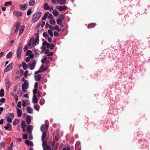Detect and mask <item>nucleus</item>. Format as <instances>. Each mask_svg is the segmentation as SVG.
<instances>
[{
	"mask_svg": "<svg viewBox=\"0 0 150 150\" xmlns=\"http://www.w3.org/2000/svg\"><path fill=\"white\" fill-rule=\"evenodd\" d=\"M22 45L23 44H19V46L18 47V49L20 50H22Z\"/></svg>",
	"mask_w": 150,
	"mask_h": 150,
	"instance_id": "4d7b16f0",
	"label": "nucleus"
},
{
	"mask_svg": "<svg viewBox=\"0 0 150 150\" xmlns=\"http://www.w3.org/2000/svg\"><path fill=\"white\" fill-rule=\"evenodd\" d=\"M60 3L61 4H65L66 3V0H57V3Z\"/></svg>",
	"mask_w": 150,
	"mask_h": 150,
	"instance_id": "393cba45",
	"label": "nucleus"
},
{
	"mask_svg": "<svg viewBox=\"0 0 150 150\" xmlns=\"http://www.w3.org/2000/svg\"><path fill=\"white\" fill-rule=\"evenodd\" d=\"M43 67V65H42L40 67V69L38 70V71H35V73H34V74H38L40 72H42L41 70V69Z\"/></svg>",
	"mask_w": 150,
	"mask_h": 150,
	"instance_id": "c85d7f7f",
	"label": "nucleus"
},
{
	"mask_svg": "<svg viewBox=\"0 0 150 150\" xmlns=\"http://www.w3.org/2000/svg\"><path fill=\"white\" fill-rule=\"evenodd\" d=\"M26 120L28 124L30 123L31 121V117L30 115H28L26 118Z\"/></svg>",
	"mask_w": 150,
	"mask_h": 150,
	"instance_id": "ddd939ff",
	"label": "nucleus"
},
{
	"mask_svg": "<svg viewBox=\"0 0 150 150\" xmlns=\"http://www.w3.org/2000/svg\"><path fill=\"white\" fill-rule=\"evenodd\" d=\"M28 4H24L23 5H20L19 6L20 9L23 11L25 10L27 8Z\"/></svg>",
	"mask_w": 150,
	"mask_h": 150,
	"instance_id": "0eeeda50",
	"label": "nucleus"
},
{
	"mask_svg": "<svg viewBox=\"0 0 150 150\" xmlns=\"http://www.w3.org/2000/svg\"><path fill=\"white\" fill-rule=\"evenodd\" d=\"M28 88V86L26 84L23 83L22 85V89L23 91L25 93L27 92L26 89Z\"/></svg>",
	"mask_w": 150,
	"mask_h": 150,
	"instance_id": "423d86ee",
	"label": "nucleus"
},
{
	"mask_svg": "<svg viewBox=\"0 0 150 150\" xmlns=\"http://www.w3.org/2000/svg\"><path fill=\"white\" fill-rule=\"evenodd\" d=\"M41 78V75L40 74H38L35 75V79L36 81H40Z\"/></svg>",
	"mask_w": 150,
	"mask_h": 150,
	"instance_id": "9b49d317",
	"label": "nucleus"
},
{
	"mask_svg": "<svg viewBox=\"0 0 150 150\" xmlns=\"http://www.w3.org/2000/svg\"><path fill=\"white\" fill-rule=\"evenodd\" d=\"M33 41V40H32V38H31L29 40L28 42V43L27 46L30 47L32 45V42Z\"/></svg>",
	"mask_w": 150,
	"mask_h": 150,
	"instance_id": "c03bdc74",
	"label": "nucleus"
},
{
	"mask_svg": "<svg viewBox=\"0 0 150 150\" xmlns=\"http://www.w3.org/2000/svg\"><path fill=\"white\" fill-rule=\"evenodd\" d=\"M12 55V52H9L7 55L6 57L7 58H10Z\"/></svg>",
	"mask_w": 150,
	"mask_h": 150,
	"instance_id": "f704fd0d",
	"label": "nucleus"
},
{
	"mask_svg": "<svg viewBox=\"0 0 150 150\" xmlns=\"http://www.w3.org/2000/svg\"><path fill=\"white\" fill-rule=\"evenodd\" d=\"M36 63V61L35 60H34L31 64H29L30 66V70H33L34 69Z\"/></svg>",
	"mask_w": 150,
	"mask_h": 150,
	"instance_id": "1a4fd4ad",
	"label": "nucleus"
},
{
	"mask_svg": "<svg viewBox=\"0 0 150 150\" xmlns=\"http://www.w3.org/2000/svg\"><path fill=\"white\" fill-rule=\"evenodd\" d=\"M39 51L38 50L35 49L34 50V52L35 53V54H38V55H39V54L38 53Z\"/></svg>",
	"mask_w": 150,
	"mask_h": 150,
	"instance_id": "69168bd1",
	"label": "nucleus"
},
{
	"mask_svg": "<svg viewBox=\"0 0 150 150\" xmlns=\"http://www.w3.org/2000/svg\"><path fill=\"white\" fill-rule=\"evenodd\" d=\"M33 110L30 107L28 106L27 107V111L28 113L31 114Z\"/></svg>",
	"mask_w": 150,
	"mask_h": 150,
	"instance_id": "4be33fe9",
	"label": "nucleus"
},
{
	"mask_svg": "<svg viewBox=\"0 0 150 150\" xmlns=\"http://www.w3.org/2000/svg\"><path fill=\"white\" fill-rule=\"evenodd\" d=\"M19 120L17 119H15L13 122V124L15 126L18 125L19 122Z\"/></svg>",
	"mask_w": 150,
	"mask_h": 150,
	"instance_id": "aec40b11",
	"label": "nucleus"
},
{
	"mask_svg": "<svg viewBox=\"0 0 150 150\" xmlns=\"http://www.w3.org/2000/svg\"><path fill=\"white\" fill-rule=\"evenodd\" d=\"M50 23L52 25H54L56 23L55 20L54 19L50 21Z\"/></svg>",
	"mask_w": 150,
	"mask_h": 150,
	"instance_id": "49530a36",
	"label": "nucleus"
},
{
	"mask_svg": "<svg viewBox=\"0 0 150 150\" xmlns=\"http://www.w3.org/2000/svg\"><path fill=\"white\" fill-rule=\"evenodd\" d=\"M26 128L28 133H31L32 129H33V127L32 125H30L28 126H27Z\"/></svg>",
	"mask_w": 150,
	"mask_h": 150,
	"instance_id": "6e6552de",
	"label": "nucleus"
},
{
	"mask_svg": "<svg viewBox=\"0 0 150 150\" xmlns=\"http://www.w3.org/2000/svg\"><path fill=\"white\" fill-rule=\"evenodd\" d=\"M17 116L20 117L22 115V111L19 108L17 109Z\"/></svg>",
	"mask_w": 150,
	"mask_h": 150,
	"instance_id": "2eb2a0df",
	"label": "nucleus"
},
{
	"mask_svg": "<svg viewBox=\"0 0 150 150\" xmlns=\"http://www.w3.org/2000/svg\"><path fill=\"white\" fill-rule=\"evenodd\" d=\"M52 13L54 16H57L59 14V12L57 10L54 9L52 12Z\"/></svg>",
	"mask_w": 150,
	"mask_h": 150,
	"instance_id": "6ab92c4d",
	"label": "nucleus"
},
{
	"mask_svg": "<svg viewBox=\"0 0 150 150\" xmlns=\"http://www.w3.org/2000/svg\"><path fill=\"white\" fill-rule=\"evenodd\" d=\"M32 13V11L31 9H28L27 11V15L28 16L31 15Z\"/></svg>",
	"mask_w": 150,
	"mask_h": 150,
	"instance_id": "58836bf2",
	"label": "nucleus"
},
{
	"mask_svg": "<svg viewBox=\"0 0 150 150\" xmlns=\"http://www.w3.org/2000/svg\"><path fill=\"white\" fill-rule=\"evenodd\" d=\"M60 18L61 20H62V21H63L64 18V15L63 14H61L60 16Z\"/></svg>",
	"mask_w": 150,
	"mask_h": 150,
	"instance_id": "864d4df0",
	"label": "nucleus"
},
{
	"mask_svg": "<svg viewBox=\"0 0 150 150\" xmlns=\"http://www.w3.org/2000/svg\"><path fill=\"white\" fill-rule=\"evenodd\" d=\"M34 109L38 111L39 110V108L38 106V105H34Z\"/></svg>",
	"mask_w": 150,
	"mask_h": 150,
	"instance_id": "ea45409f",
	"label": "nucleus"
},
{
	"mask_svg": "<svg viewBox=\"0 0 150 150\" xmlns=\"http://www.w3.org/2000/svg\"><path fill=\"white\" fill-rule=\"evenodd\" d=\"M20 72V76H22L23 75V71L22 69H21L19 71Z\"/></svg>",
	"mask_w": 150,
	"mask_h": 150,
	"instance_id": "5fc2aeb1",
	"label": "nucleus"
},
{
	"mask_svg": "<svg viewBox=\"0 0 150 150\" xmlns=\"http://www.w3.org/2000/svg\"><path fill=\"white\" fill-rule=\"evenodd\" d=\"M6 130L11 131L12 125L9 123H7L6 126L4 127Z\"/></svg>",
	"mask_w": 150,
	"mask_h": 150,
	"instance_id": "39448f33",
	"label": "nucleus"
},
{
	"mask_svg": "<svg viewBox=\"0 0 150 150\" xmlns=\"http://www.w3.org/2000/svg\"><path fill=\"white\" fill-rule=\"evenodd\" d=\"M5 82L6 83V86L7 89H9L11 85V83L9 81L8 78L6 77L5 79Z\"/></svg>",
	"mask_w": 150,
	"mask_h": 150,
	"instance_id": "f03ea898",
	"label": "nucleus"
},
{
	"mask_svg": "<svg viewBox=\"0 0 150 150\" xmlns=\"http://www.w3.org/2000/svg\"><path fill=\"white\" fill-rule=\"evenodd\" d=\"M46 135V133L45 132H43L42 136V140L43 141L45 139V138Z\"/></svg>",
	"mask_w": 150,
	"mask_h": 150,
	"instance_id": "5701e85b",
	"label": "nucleus"
},
{
	"mask_svg": "<svg viewBox=\"0 0 150 150\" xmlns=\"http://www.w3.org/2000/svg\"><path fill=\"white\" fill-rule=\"evenodd\" d=\"M22 137L23 139H25L27 138L28 136L26 134H23Z\"/></svg>",
	"mask_w": 150,
	"mask_h": 150,
	"instance_id": "a18cd8bd",
	"label": "nucleus"
},
{
	"mask_svg": "<svg viewBox=\"0 0 150 150\" xmlns=\"http://www.w3.org/2000/svg\"><path fill=\"white\" fill-rule=\"evenodd\" d=\"M22 67L23 69L24 70H25L27 68L26 64L24 62H22Z\"/></svg>",
	"mask_w": 150,
	"mask_h": 150,
	"instance_id": "7c9ffc66",
	"label": "nucleus"
},
{
	"mask_svg": "<svg viewBox=\"0 0 150 150\" xmlns=\"http://www.w3.org/2000/svg\"><path fill=\"white\" fill-rule=\"evenodd\" d=\"M33 102L34 103H36L38 101V99L37 98V96L36 95H34L33 98Z\"/></svg>",
	"mask_w": 150,
	"mask_h": 150,
	"instance_id": "dca6fc26",
	"label": "nucleus"
},
{
	"mask_svg": "<svg viewBox=\"0 0 150 150\" xmlns=\"http://www.w3.org/2000/svg\"><path fill=\"white\" fill-rule=\"evenodd\" d=\"M37 42H38V41H36V40H34L33 41L32 44V47H34L35 46Z\"/></svg>",
	"mask_w": 150,
	"mask_h": 150,
	"instance_id": "de8ad7c7",
	"label": "nucleus"
},
{
	"mask_svg": "<svg viewBox=\"0 0 150 150\" xmlns=\"http://www.w3.org/2000/svg\"><path fill=\"white\" fill-rule=\"evenodd\" d=\"M15 26L16 27V28H18L19 29L20 26V24L19 23H17L16 24Z\"/></svg>",
	"mask_w": 150,
	"mask_h": 150,
	"instance_id": "8fccbe9b",
	"label": "nucleus"
},
{
	"mask_svg": "<svg viewBox=\"0 0 150 150\" xmlns=\"http://www.w3.org/2000/svg\"><path fill=\"white\" fill-rule=\"evenodd\" d=\"M21 102L20 101H19L18 102V104H17V107L18 108H20L21 107Z\"/></svg>",
	"mask_w": 150,
	"mask_h": 150,
	"instance_id": "603ef678",
	"label": "nucleus"
},
{
	"mask_svg": "<svg viewBox=\"0 0 150 150\" xmlns=\"http://www.w3.org/2000/svg\"><path fill=\"white\" fill-rule=\"evenodd\" d=\"M30 59L29 57H27L25 59V61L26 62H29L30 60Z\"/></svg>",
	"mask_w": 150,
	"mask_h": 150,
	"instance_id": "338daca9",
	"label": "nucleus"
},
{
	"mask_svg": "<svg viewBox=\"0 0 150 150\" xmlns=\"http://www.w3.org/2000/svg\"><path fill=\"white\" fill-rule=\"evenodd\" d=\"M63 21L61 20L60 18H58L57 19V24L59 25V24H60L61 23H62Z\"/></svg>",
	"mask_w": 150,
	"mask_h": 150,
	"instance_id": "cd10ccee",
	"label": "nucleus"
},
{
	"mask_svg": "<svg viewBox=\"0 0 150 150\" xmlns=\"http://www.w3.org/2000/svg\"><path fill=\"white\" fill-rule=\"evenodd\" d=\"M56 8L58 9L59 11H61L66 10L67 8V7L66 6H57L56 7Z\"/></svg>",
	"mask_w": 150,
	"mask_h": 150,
	"instance_id": "7ed1b4c3",
	"label": "nucleus"
},
{
	"mask_svg": "<svg viewBox=\"0 0 150 150\" xmlns=\"http://www.w3.org/2000/svg\"><path fill=\"white\" fill-rule=\"evenodd\" d=\"M4 89H1L0 92V96L1 97H3L4 95Z\"/></svg>",
	"mask_w": 150,
	"mask_h": 150,
	"instance_id": "c756f323",
	"label": "nucleus"
},
{
	"mask_svg": "<svg viewBox=\"0 0 150 150\" xmlns=\"http://www.w3.org/2000/svg\"><path fill=\"white\" fill-rule=\"evenodd\" d=\"M32 53V51L30 50H28L27 51L26 53V55L28 56L31 54Z\"/></svg>",
	"mask_w": 150,
	"mask_h": 150,
	"instance_id": "37998d69",
	"label": "nucleus"
},
{
	"mask_svg": "<svg viewBox=\"0 0 150 150\" xmlns=\"http://www.w3.org/2000/svg\"><path fill=\"white\" fill-rule=\"evenodd\" d=\"M39 102L40 105H42L44 103L45 100L43 98L41 99L40 100Z\"/></svg>",
	"mask_w": 150,
	"mask_h": 150,
	"instance_id": "e433bc0d",
	"label": "nucleus"
},
{
	"mask_svg": "<svg viewBox=\"0 0 150 150\" xmlns=\"http://www.w3.org/2000/svg\"><path fill=\"white\" fill-rule=\"evenodd\" d=\"M48 69V67H43L41 69V70L42 72L46 71Z\"/></svg>",
	"mask_w": 150,
	"mask_h": 150,
	"instance_id": "6e6d98bb",
	"label": "nucleus"
},
{
	"mask_svg": "<svg viewBox=\"0 0 150 150\" xmlns=\"http://www.w3.org/2000/svg\"><path fill=\"white\" fill-rule=\"evenodd\" d=\"M28 70H26L24 72V75L25 77L26 78H27V74L28 73Z\"/></svg>",
	"mask_w": 150,
	"mask_h": 150,
	"instance_id": "052dcab7",
	"label": "nucleus"
},
{
	"mask_svg": "<svg viewBox=\"0 0 150 150\" xmlns=\"http://www.w3.org/2000/svg\"><path fill=\"white\" fill-rule=\"evenodd\" d=\"M96 25L95 23H91L88 25V28H94Z\"/></svg>",
	"mask_w": 150,
	"mask_h": 150,
	"instance_id": "f3484780",
	"label": "nucleus"
},
{
	"mask_svg": "<svg viewBox=\"0 0 150 150\" xmlns=\"http://www.w3.org/2000/svg\"><path fill=\"white\" fill-rule=\"evenodd\" d=\"M38 83L37 82H36L34 85V88L35 89H37L38 87Z\"/></svg>",
	"mask_w": 150,
	"mask_h": 150,
	"instance_id": "3c124183",
	"label": "nucleus"
},
{
	"mask_svg": "<svg viewBox=\"0 0 150 150\" xmlns=\"http://www.w3.org/2000/svg\"><path fill=\"white\" fill-rule=\"evenodd\" d=\"M35 36L36 37L35 40H36V41H38V43L39 41V34L38 33H35Z\"/></svg>",
	"mask_w": 150,
	"mask_h": 150,
	"instance_id": "b1692460",
	"label": "nucleus"
},
{
	"mask_svg": "<svg viewBox=\"0 0 150 150\" xmlns=\"http://www.w3.org/2000/svg\"><path fill=\"white\" fill-rule=\"evenodd\" d=\"M35 3V0H30L29 2V5L30 6H33Z\"/></svg>",
	"mask_w": 150,
	"mask_h": 150,
	"instance_id": "bb28decb",
	"label": "nucleus"
},
{
	"mask_svg": "<svg viewBox=\"0 0 150 150\" xmlns=\"http://www.w3.org/2000/svg\"><path fill=\"white\" fill-rule=\"evenodd\" d=\"M13 63H11L9 64L5 69L4 72H6L10 71L13 68Z\"/></svg>",
	"mask_w": 150,
	"mask_h": 150,
	"instance_id": "20e7f679",
	"label": "nucleus"
},
{
	"mask_svg": "<svg viewBox=\"0 0 150 150\" xmlns=\"http://www.w3.org/2000/svg\"><path fill=\"white\" fill-rule=\"evenodd\" d=\"M52 148L54 150H57L58 148V146H57L56 145H54L53 146H52Z\"/></svg>",
	"mask_w": 150,
	"mask_h": 150,
	"instance_id": "774afa93",
	"label": "nucleus"
},
{
	"mask_svg": "<svg viewBox=\"0 0 150 150\" xmlns=\"http://www.w3.org/2000/svg\"><path fill=\"white\" fill-rule=\"evenodd\" d=\"M54 54V52H51L49 53V54L46 55L47 56H52Z\"/></svg>",
	"mask_w": 150,
	"mask_h": 150,
	"instance_id": "0e129e2a",
	"label": "nucleus"
},
{
	"mask_svg": "<svg viewBox=\"0 0 150 150\" xmlns=\"http://www.w3.org/2000/svg\"><path fill=\"white\" fill-rule=\"evenodd\" d=\"M6 99L5 98H2L0 99V102L1 103H4L5 102Z\"/></svg>",
	"mask_w": 150,
	"mask_h": 150,
	"instance_id": "13d9d810",
	"label": "nucleus"
},
{
	"mask_svg": "<svg viewBox=\"0 0 150 150\" xmlns=\"http://www.w3.org/2000/svg\"><path fill=\"white\" fill-rule=\"evenodd\" d=\"M48 145L47 142L44 140L43 141L42 146L44 147H46Z\"/></svg>",
	"mask_w": 150,
	"mask_h": 150,
	"instance_id": "72a5a7b5",
	"label": "nucleus"
},
{
	"mask_svg": "<svg viewBox=\"0 0 150 150\" xmlns=\"http://www.w3.org/2000/svg\"><path fill=\"white\" fill-rule=\"evenodd\" d=\"M48 18L50 19H53V17L52 15L50 13L49 15H48Z\"/></svg>",
	"mask_w": 150,
	"mask_h": 150,
	"instance_id": "bf43d9fd",
	"label": "nucleus"
},
{
	"mask_svg": "<svg viewBox=\"0 0 150 150\" xmlns=\"http://www.w3.org/2000/svg\"><path fill=\"white\" fill-rule=\"evenodd\" d=\"M37 91H38V90L37 89H35L33 91V94L34 95H35V94H36L37 93Z\"/></svg>",
	"mask_w": 150,
	"mask_h": 150,
	"instance_id": "e2e57ef3",
	"label": "nucleus"
},
{
	"mask_svg": "<svg viewBox=\"0 0 150 150\" xmlns=\"http://www.w3.org/2000/svg\"><path fill=\"white\" fill-rule=\"evenodd\" d=\"M25 143L28 145L32 146H33V143L32 141H29L28 139L25 140Z\"/></svg>",
	"mask_w": 150,
	"mask_h": 150,
	"instance_id": "9d476101",
	"label": "nucleus"
},
{
	"mask_svg": "<svg viewBox=\"0 0 150 150\" xmlns=\"http://www.w3.org/2000/svg\"><path fill=\"white\" fill-rule=\"evenodd\" d=\"M22 50L17 49V57L18 58H20V57L21 56V53Z\"/></svg>",
	"mask_w": 150,
	"mask_h": 150,
	"instance_id": "4468645a",
	"label": "nucleus"
},
{
	"mask_svg": "<svg viewBox=\"0 0 150 150\" xmlns=\"http://www.w3.org/2000/svg\"><path fill=\"white\" fill-rule=\"evenodd\" d=\"M12 118H11L9 116L7 117L6 121L8 122V123L11 122H12Z\"/></svg>",
	"mask_w": 150,
	"mask_h": 150,
	"instance_id": "2f4dec72",
	"label": "nucleus"
},
{
	"mask_svg": "<svg viewBox=\"0 0 150 150\" xmlns=\"http://www.w3.org/2000/svg\"><path fill=\"white\" fill-rule=\"evenodd\" d=\"M52 29L49 30L48 31V33L49 34L50 36L52 37L53 36V34L52 31Z\"/></svg>",
	"mask_w": 150,
	"mask_h": 150,
	"instance_id": "473e14b6",
	"label": "nucleus"
},
{
	"mask_svg": "<svg viewBox=\"0 0 150 150\" xmlns=\"http://www.w3.org/2000/svg\"><path fill=\"white\" fill-rule=\"evenodd\" d=\"M15 16L17 17L21 16L23 15L22 13L20 12H18L17 11H15L13 13Z\"/></svg>",
	"mask_w": 150,
	"mask_h": 150,
	"instance_id": "f8f14e48",
	"label": "nucleus"
},
{
	"mask_svg": "<svg viewBox=\"0 0 150 150\" xmlns=\"http://www.w3.org/2000/svg\"><path fill=\"white\" fill-rule=\"evenodd\" d=\"M7 115H9L12 118H13L14 116V114L13 113H8Z\"/></svg>",
	"mask_w": 150,
	"mask_h": 150,
	"instance_id": "09e8293b",
	"label": "nucleus"
},
{
	"mask_svg": "<svg viewBox=\"0 0 150 150\" xmlns=\"http://www.w3.org/2000/svg\"><path fill=\"white\" fill-rule=\"evenodd\" d=\"M54 35L58 37L59 36V34L57 31H55L54 33Z\"/></svg>",
	"mask_w": 150,
	"mask_h": 150,
	"instance_id": "680f3d73",
	"label": "nucleus"
},
{
	"mask_svg": "<svg viewBox=\"0 0 150 150\" xmlns=\"http://www.w3.org/2000/svg\"><path fill=\"white\" fill-rule=\"evenodd\" d=\"M43 35L46 39H47V38H48L49 36V35L46 32H44L43 33Z\"/></svg>",
	"mask_w": 150,
	"mask_h": 150,
	"instance_id": "c9c22d12",
	"label": "nucleus"
},
{
	"mask_svg": "<svg viewBox=\"0 0 150 150\" xmlns=\"http://www.w3.org/2000/svg\"><path fill=\"white\" fill-rule=\"evenodd\" d=\"M49 13L48 12L46 13L44 15L43 17H42V21L46 20V18L48 16Z\"/></svg>",
	"mask_w": 150,
	"mask_h": 150,
	"instance_id": "a211bd4d",
	"label": "nucleus"
},
{
	"mask_svg": "<svg viewBox=\"0 0 150 150\" xmlns=\"http://www.w3.org/2000/svg\"><path fill=\"white\" fill-rule=\"evenodd\" d=\"M9 5H10L11 6H12V4L11 2L10 1L5 2L4 4V6H7Z\"/></svg>",
	"mask_w": 150,
	"mask_h": 150,
	"instance_id": "a19ab883",
	"label": "nucleus"
},
{
	"mask_svg": "<svg viewBox=\"0 0 150 150\" xmlns=\"http://www.w3.org/2000/svg\"><path fill=\"white\" fill-rule=\"evenodd\" d=\"M42 14V13L40 12H38L35 13L32 19L33 22L34 23L38 21L41 16Z\"/></svg>",
	"mask_w": 150,
	"mask_h": 150,
	"instance_id": "f257e3e1",
	"label": "nucleus"
},
{
	"mask_svg": "<svg viewBox=\"0 0 150 150\" xmlns=\"http://www.w3.org/2000/svg\"><path fill=\"white\" fill-rule=\"evenodd\" d=\"M21 127H25V121H23L21 122Z\"/></svg>",
	"mask_w": 150,
	"mask_h": 150,
	"instance_id": "4c0bfd02",
	"label": "nucleus"
},
{
	"mask_svg": "<svg viewBox=\"0 0 150 150\" xmlns=\"http://www.w3.org/2000/svg\"><path fill=\"white\" fill-rule=\"evenodd\" d=\"M55 45L53 44H51L49 47L50 49L51 50L53 49Z\"/></svg>",
	"mask_w": 150,
	"mask_h": 150,
	"instance_id": "79ce46f5",
	"label": "nucleus"
},
{
	"mask_svg": "<svg viewBox=\"0 0 150 150\" xmlns=\"http://www.w3.org/2000/svg\"><path fill=\"white\" fill-rule=\"evenodd\" d=\"M50 8V6L47 3L45 4L44 5V9L45 10H49Z\"/></svg>",
	"mask_w": 150,
	"mask_h": 150,
	"instance_id": "412c9836",
	"label": "nucleus"
},
{
	"mask_svg": "<svg viewBox=\"0 0 150 150\" xmlns=\"http://www.w3.org/2000/svg\"><path fill=\"white\" fill-rule=\"evenodd\" d=\"M53 28L54 30L58 32L60 31L61 30V29L59 27V26L57 25H56L55 26H54Z\"/></svg>",
	"mask_w": 150,
	"mask_h": 150,
	"instance_id": "a878e982",
	"label": "nucleus"
}]
</instances>
